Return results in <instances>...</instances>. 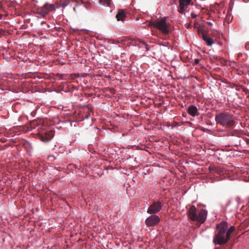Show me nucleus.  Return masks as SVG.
<instances>
[{
	"mask_svg": "<svg viewBox=\"0 0 249 249\" xmlns=\"http://www.w3.org/2000/svg\"><path fill=\"white\" fill-rule=\"evenodd\" d=\"M228 228V223L226 222H223L217 225L216 233L213 239V242L215 244L222 245L228 242L229 239L226 235Z\"/></svg>",
	"mask_w": 249,
	"mask_h": 249,
	"instance_id": "obj_1",
	"label": "nucleus"
},
{
	"mask_svg": "<svg viewBox=\"0 0 249 249\" xmlns=\"http://www.w3.org/2000/svg\"><path fill=\"white\" fill-rule=\"evenodd\" d=\"M187 215L191 220L196 222L197 224L199 226L205 221L207 211L204 209H201L197 213L196 208L193 205L190 207L187 212Z\"/></svg>",
	"mask_w": 249,
	"mask_h": 249,
	"instance_id": "obj_2",
	"label": "nucleus"
},
{
	"mask_svg": "<svg viewBox=\"0 0 249 249\" xmlns=\"http://www.w3.org/2000/svg\"><path fill=\"white\" fill-rule=\"evenodd\" d=\"M215 121L217 124L227 127L234 125L235 121L233 116L227 112H222L215 116Z\"/></svg>",
	"mask_w": 249,
	"mask_h": 249,
	"instance_id": "obj_3",
	"label": "nucleus"
},
{
	"mask_svg": "<svg viewBox=\"0 0 249 249\" xmlns=\"http://www.w3.org/2000/svg\"><path fill=\"white\" fill-rule=\"evenodd\" d=\"M149 25L158 29L165 35H167L170 32V24L167 21L165 18L151 20L149 22Z\"/></svg>",
	"mask_w": 249,
	"mask_h": 249,
	"instance_id": "obj_4",
	"label": "nucleus"
},
{
	"mask_svg": "<svg viewBox=\"0 0 249 249\" xmlns=\"http://www.w3.org/2000/svg\"><path fill=\"white\" fill-rule=\"evenodd\" d=\"M56 8H57L56 3L53 4L46 3L38 9L39 13L43 17H45L49 13L55 10Z\"/></svg>",
	"mask_w": 249,
	"mask_h": 249,
	"instance_id": "obj_5",
	"label": "nucleus"
},
{
	"mask_svg": "<svg viewBox=\"0 0 249 249\" xmlns=\"http://www.w3.org/2000/svg\"><path fill=\"white\" fill-rule=\"evenodd\" d=\"M162 207V203L160 201H155L150 205L147 209V213L154 214L160 212Z\"/></svg>",
	"mask_w": 249,
	"mask_h": 249,
	"instance_id": "obj_6",
	"label": "nucleus"
},
{
	"mask_svg": "<svg viewBox=\"0 0 249 249\" xmlns=\"http://www.w3.org/2000/svg\"><path fill=\"white\" fill-rule=\"evenodd\" d=\"M160 221L159 216L153 214L146 219L145 223L147 227H153L158 224Z\"/></svg>",
	"mask_w": 249,
	"mask_h": 249,
	"instance_id": "obj_7",
	"label": "nucleus"
},
{
	"mask_svg": "<svg viewBox=\"0 0 249 249\" xmlns=\"http://www.w3.org/2000/svg\"><path fill=\"white\" fill-rule=\"evenodd\" d=\"M191 0H179L178 11L180 14H184L185 9L190 4Z\"/></svg>",
	"mask_w": 249,
	"mask_h": 249,
	"instance_id": "obj_8",
	"label": "nucleus"
},
{
	"mask_svg": "<svg viewBox=\"0 0 249 249\" xmlns=\"http://www.w3.org/2000/svg\"><path fill=\"white\" fill-rule=\"evenodd\" d=\"M53 134L54 132L53 131L45 132L44 135H40V139L43 142H48L53 138Z\"/></svg>",
	"mask_w": 249,
	"mask_h": 249,
	"instance_id": "obj_9",
	"label": "nucleus"
},
{
	"mask_svg": "<svg viewBox=\"0 0 249 249\" xmlns=\"http://www.w3.org/2000/svg\"><path fill=\"white\" fill-rule=\"evenodd\" d=\"M208 169L210 172L212 173H216L219 175H221L223 173V170L221 167L216 166L214 165H210Z\"/></svg>",
	"mask_w": 249,
	"mask_h": 249,
	"instance_id": "obj_10",
	"label": "nucleus"
},
{
	"mask_svg": "<svg viewBox=\"0 0 249 249\" xmlns=\"http://www.w3.org/2000/svg\"><path fill=\"white\" fill-rule=\"evenodd\" d=\"M187 112L192 116H198L199 114L197 107L193 105L190 106L188 107Z\"/></svg>",
	"mask_w": 249,
	"mask_h": 249,
	"instance_id": "obj_11",
	"label": "nucleus"
},
{
	"mask_svg": "<svg viewBox=\"0 0 249 249\" xmlns=\"http://www.w3.org/2000/svg\"><path fill=\"white\" fill-rule=\"evenodd\" d=\"M125 13L123 10H120L118 11V14H117L116 18L118 21H123L125 18Z\"/></svg>",
	"mask_w": 249,
	"mask_h": 249,
	"instance_id": "obj_12",
	"label": "nucleus"
},
{
	"mask_svg": "<svg viewBox=\"0 0 249 249\" xmlns=\"http://www.w3.org/2000/svg\"><path fill=\"white\" fill-rule=\"evenodd\" d=\"M202 38L206 42L207 45L208 46H211L213 43V41L211 37L208 36L204 33L202 34Z\"/></svg>",
	"mask_w": 249,
	"mask_h": 249,
	"instance_id": "obj_13",
	"label": "nucleus"
},
{
	"mask_svg": "<svg viewBox=\"0 0 249 249\" xmlns=\"http://www.w3.org/2000/svg\"><path fill=\"white\" fill-rule=\"evenodd\" d=\"M69 3V0H59V2H56V8H58L61 7H65L67 6Z\"/></svg>",
	"mask_w": 249,
	"mask_h": 249,
	"instance_id": "obj_14",
	"label": "nucleus"
},
{
	"mask_svg": "<svg viewBox=\"0 0 249 249\" xmlns=\"http://www.w3.org/2000/svg\"><path fill=\"white\" fill-rule=\"evenodd\" d=\"M235 228L234 226H231L228 230H227L226 235L228 236L229 240L230 239L231 233L234 231Z\"/></svg>",
	"mask_w": 249,
	"mask_h": 249,
	"instance_id": "obj_15",
	"label": "nucleus"
},
{
	"mask_svg": "<svg viewBox=\"0 0 249 249\" xmlns=\"http://www.w3.org/2000/svg\"><path fill=\"white\" fill-rule=\"evenodd\" d=\"M81 3L84 4L85 7L88 9L90 7V3L89 2V0H80Z\"/></svg>",
	"mask_w": 249,
	"mask_h": 249,
	"instance_id": "obj_16",
	"label": "nucleus"
},
{
	"mask_svg": "<svg viewBox=\"0 0 249 249\" xmlns=\"http://www.w3.org/2000/svg\"><path fill=\"white\" fill-rule=\"evenodd\" d=\"M99 2L104 5H107L109 6L111 3V0H99Z\"/></svg>",
	"mask_w": 249,
	"mask_h": 249,
	"instance_id": "obj_17",
	"label": "nucleus"
},
{
	"mask_svg": "<svg viewBox=\"0 0 249 249\" xmlns=\"http://www.w3.org/2000/svg\"><path fill=\"white\" fill-rule=\"evenodd\" d=\"M212 35L213 36H215L217 37H219L220 36V33L219 32H218L217 31L215 30H213L212 31Z\"/></svg>",
	"mask_w": 249,
	"mask_h": 249,
	"instance_id": "obj_18",
	"label": "nucleus"
},
{
	"mask_svg": "<svg viewBox=\"0 0 249 249\" xmlns=\"http://www.w3.org/2000/svg\"><path fill=\"white\" fill-rule=\"evenodd\" d=\"M38 121L36 120L33 121L31 124V127H33V128H34L36 125H38Z\"/></svg>",
	"mask_w": 249,
	"mask_h": 249,
	"instance_id": "obj_19",
	"label": "nucleus"
},
{
	"mask_svg": "<svg viewBox=\"0 0 249 249\" xmlns=\"http://www.w3.org/2000/svg\"><path fill=\"white\" fill-rule=\"evenodd\" d=\"M38 121L36 120L33 121L31 124V127H33V128H34L36 125H38Z\"/></svg>",
	"mask_w": 249,
	"mask_h": 249,
	"instance_id": "obj_20",
	"label": "nucleus"
},
{
	"mask_svg": "<svg viewBox=\"0 0 249 249\" xmlns=\"http://www.w3.org/2000/svg\"><path fill=\"white\" fill-rule=\"evenodd\" d=\"M81 48V51L83 52L84 53H86L85 51H86V49L83 47V46H80L79 47V49Z\"/></svg>",
	"mask_w": 249,
	"mask_h": 249,
	"instance_id": "obj_21",
	"label": "nucleus"
},
{
	"mask_svg": "<svg viewBox=\"0 0 249 249\" xmlns=\"http://www.w3.org/2000/svg\"><path fill=\"white\" fill-rule=\"evenodd\" d=\"M142 44L145 46V48H146V50L148 51L149 50L148 45L145 42H142Z\"/></svg>",
	"mask_w": 249,
	"mask_h": 249,
	"instance_id": "obj_22",
	"label": "nucleus"
},
{
	"mask_svg": "<svg viewBox=\"0 0 249 249\" xmlns=\"http://www.w3.org/2000/svg\"><path fill=\"white\" fill-rule=\"evenodd\" d=\"M207 23L210 26H212L213 25V23L211 22L208 21L207 22Z\"/></svg>",
	"mask_w": 249,
	"mask_h": 249,
	"instance_id": "obj_23",
	"label": "nucleus"
},
{
	"mask_svg": "<svg viewBox=\"0 0 249 249\" xmlns=\"http://www.w3.org/2000/svg\"><path fill=\"white\" fill-rule=\"evenodd\" d=\"M195 62L196 63H197L198 62V59H196L195 60Z\"/></svg>",
	"mask_w": 249,
	"mask_h": 249,
	"instance_id": "obj_24",
	"label": "nucleus"
},
{
	"mask_svg": "<svg viewBox=\"0 0 249 249\" xmlns=\"http://www.w3.org/2000/svg\"><path fill=\"white\" fill-rule=\"evenodd\" d=\"M73 9V10L76 12V8H75V7H74Z\"/></svg>",
	"mask_w": 249,
	"mask_h": 249,
	"instance_id": "obj_25",
	"label": "nucleus"
},
{
	"mask_svg": "<svg viewBox=\"0 0 249 249\" xmlns=\"http://www.w3.org/2000/svg\"><path fill=\"white\" fill-rule=\"evenodd\" d=\"M73 123H74V124H73L74 126H76V122H74Z\"/></svg>",
	"mask_w": 249,
	"mask_h": 249,
	"instance_id": "obj_26",
	"label": "nucleus"
},
{
	"mask_svg": "<svg viewBox=\"0 0 249 249\" xmlns=\"http://www.w3.org/2000/svg\"><path fill=\"white\" fill-rule=\"evenodd\" d=\"M84 110H88V108L87 107H86L84 108Z\"/></svg>",
	"mask_w": 249,
	"mask_h": 249,
	"instance_id": "obj_27",
	"label": "nucleus"
},
{
	"mask_svg": "<svg viewBox=\"0 0 249 249\" xmlns=\"http://www.w3.org/2000/svg\"><path fill=\"white\" fill-rule=\"evenodd\" d=\"M192 16L193 17H196V16H195V15H193V14H192Z\"/></svg>",
	"mask_w": 249,
	"mask_h": 249,
	"instance_id": "obj_28",
	"label": "nucleus"
},
{
	"mask_svg": "<svg viewBox=\"0 0 249 249\" xmlns=\"http://www.w3.org/2000/svg\"><path fill=\"white\" fill-rule=\"evenodd\" d=\"M78 35H79V36L81 35V32H80L79 31Z\"/></svg>",
	"mask_w": 249,
	"mask_h": 249,
	"instance_id": "obj_29",
	"label": "nucleus"
}]
</instances>
